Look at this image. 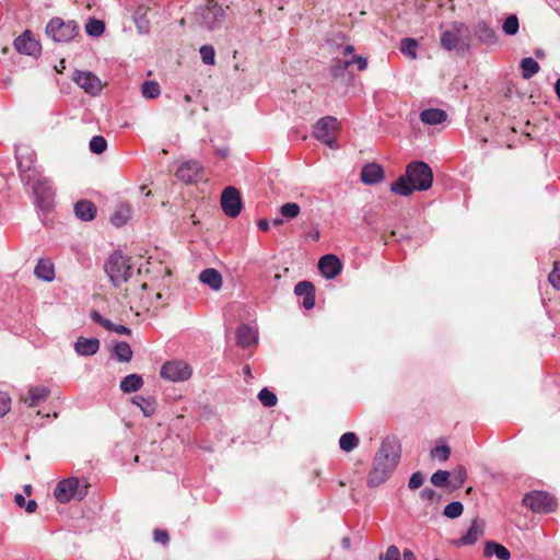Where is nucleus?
<instances>
[{"instance_id": "30", "label": "nucleus", "mask_w": 560, "mask_h": 560, "mask_svg": "<svg viewBox=\"0 0 560 560\" xmlns=\"http://www.w3.org/2000/svg\"><path fill=\"white\" fill-rule=\"evenodd\" d=\"M34 273L38 279L44 281H52L55 278V269L51 261L47 259H39L35 266Z\"/></svg>"}, {"instance_id": "47", "label": "nucleus", "mask_w": 560, "mask_h": 560, "mask_svg": "<svg viewBox=\"0 0 560 560\" xmlns=\"http://www.w3.org/2000/svg\"><path fill=\"white\" fill-rule=\"evenodd\" d=\"M199 52H200V56H201V59H202L203 63H206V65H213L214 63L215 51H214V48L212 46L203 45V46H201Z\"/></svg>"}, {"instance_id": "31", "label": "nucleus", "mask_w": 560, "mask_h": 560, "mask_svg": "<svg viewBox=\"0 0 560 560\" xmlns=\"http://www.w3.org/2000/svg\"><path fill=\"white\" fill-rule=\"evenodd\" d=\"M482 535V529L478 522L475 520L471 522L466 534L457 541V545L471 546L476 544L479 537Z\"/></svg>"}, {"instance_id": "11", "label": "nucleus", "mask_w": 560, "mask_h": 560, "mask_svg": "<svg viewBox=\"0 0 560 560\" xmlns=\"http://www.w3.org/2000/svg\"><path fill=\"white\" fill-rule=\"evenodd\" d=\"M160 375L172 382H183L191 376V369L184 361H168L162 365Z\"/></svg>"}, {"instance_id": "36", "label": "nucleus", "mask_w": 560, "mask_h": 560, "mask_svg": "<svg viewBox=\"0 0 560 560\" xmlns=\"http://www.w3.org/2000/svg\"><path fill=\"white\" fill-rule=\"evenodd\" d=\"M114 353L118 361L129 362L132 358V350L126 341H119L114 346Z\"/></svg>"}, {"instance_id": "28", "label": "nucleus", "mask_w": 560, "mask_h": 560, "mask_svg": "<svg viewBox=\"0 0 560 560\" xmlns=\"http://www.w3.org/2000/svg\"><path fill=\"white\" fill-rule=\"evenodd\" d=\"M475 34L477 38L487 45H493L497 43L498 37L493 28H491L487 23L479 22L476 25Z\"/></svg>"}, {"instance_id": "56", "label": "nucleus", "mask_w": 560, "mask_h": 560, "mask_svg": "<svg viewBox=\"0 0 560 560\" xmlns=\"http://www.w3.org/2000/svg\"><path fill=\"white\" fill-rule=\"evenodd\" d=\"M420 498L425 501H432L436 498V492L431 488H424L420 492Z\"/></svg>"}, {"instance_id": "40", "label": "nucleus", "mask_w": 560, "mask_h": 560, "mask_svg": "<svg viewBox=\"0 0 560 560\" xmlns=\"http://www.w3.org/2000/svg\"><path fill=\"white\" fill-rule=\"evenodd\" d=\"M518 27H520L518 19L515 14L509 15L504 20L503 25H502L503 32L509 36L515 35L518 32Z\"/></svg>"}, {"instance_id": "53", "label": "nucleus", "mask_w": 560, "mask_h": 560, "mask_svg": "<svg viewBox=\"0 0 560 560\" xmlns=\"http://www.w3.org/2000/svg\"><path fill=\"white\" fill-rule=\"evenodd\" d=\"M380 560H401L398 547L395 545L389 546L386 552L380 556Z\"/></svg>"}, {"instance_id": "44", "label": "nucleus", "mask_w": 560, "mask_h": 560, "mask_svg": "<svg viewBox=\"0 0 560 560\" xmlns=\"http://www.w3.org/2000/svg\"><path fill=\"white\" fill-rule=\"evenodd\" d=\"M258 399L265 407H273L277 405V396L268 388H262L258 394Z\"/></svg>"}, {"instance_id": "57", "label": "nucleus", "mask_w": 560, "mask_h": 560, "mask_svg": "<svg viewBox=\"0 0 560 560\" xmlns=\"http://www.w3.org/2000/svg\"><path fill=\"white\" fill-rule=\"evenodd\" d=\"M154 540L165 545L168 541V534L165 530H154Z\"/></svg>"}, {"instance_id": "15", "label": "nucleus", "mask_w": 560, "mask_h": 560, "mask_svg": "<svg viewBox=\"0 0 560 560\" xmlns=\"http://www.w3.org/2000/svg\"><path fill=\"white\" fill-rule=\"evenodd\" d=\"M72 79L80 88L91 95H96L102 90L101 80L90 71L75 70Z\"/></svg>"}, {"instance_id": "61", "label": "nucleus", "mask_w": 560, "mask_h": 560, "mask_svg": "<svg viewBox=\"0 0 560 560\" xmlns=\"http://www.w3.org/2000/svg\"><path fill=\"white\" fill-rule=\"evenodd\" d=\"M14 502L19 508H24L26 500L23 494L16 493L14 495Z\"/></svg>"}, {"instance_id": "35", "label": "nucleus", "mask_w": 560, "mask_h": 560, "mask_svg": "<svg viewBox=\"0 0 560 560\" xmlns=\"http://www.w3.org/2000/svg\"><path fill=\"white\" fill-rule=\"evenodd\" d=\"M522 75L524 79H530L539 72V63L532 57L523 58L521 61Z\"/></svg>"}, {"instance_id": "58", "label": "nucleus", "mask_w": 560, "mask_h": 560, "mask_svg": "<svg viewBox=\"0 0 560 560\" xmlns=\"http://www.w3.org/2000/svg\"><path fill=\"white\" fill-rule=\"evenodd\" d=\"M90 316L95 323L103 327L105 326V322L108 320L107 318H104L97 311H92Z\"/></svg>"}, {"instance_id": "34", "label": "nucleus", "mask_w": 560, "mask_h": 560, "mask_svg": "<svg viewBox=\"0 0 560 560\" xmlns=\"http://www.w3.org/2000/svg\"><path fill=\"white\" fill-rule=\"evenodd\" d=\"M350 67L349 59L332 58L329 66V72L335 79H343L347 74V69Z\"/></svg>"}, {"instance_id": "45", "label": "nucleus", "mask_w": 560, "mask_h": 560, "mask_svg": "<svg viewBox=\"0 0 560 560\" xmlns=\"http://www.w3.org/2000/svg\"><path fill=\"white\" fill-rule=\"evenodd\" d=\"M451 448L448 445L435 446L431 450L432 458L439 459L440 462H446L450 458Z\"/></svg>"}, {"instance_id": "21", "label": "nucleus", "mask_w": 560, "mask_h": 560, "mask_svg": "<svg viewBox=\"0 0 560 560\" xmlns=\"http://www.w3.org/2000/svg\"><path fill=\"white\" fill-rule=\"evenodd\" d=\"M100 349V340L97 338L79 337L74 342V350L81 357H90L95 354Z\"/></svg>"}, {"instance_id": "46", "label": "nucleus", "mask_w": 560, "mask_h": 560, "mask_svg": "<svg viewBox=\"0 0 560 560\" xmlns=\"http://www.w3.org/2000/svg\"><path fill=\"white\" fill-rule=\"evenodd\" d=\"M107 148V142L102 136H94L90 141V150L93 153H103Z\"/></svg>"}, {"instance_id": "49", "label": "nucleus", "mask_w": 560, "mask_h": 560, "mask_svg": "<svg viewBox=\"0 0 560 560\" xmlns=\"http://www.w3.org/2000/svg\"><path fill=\"white\" fill-rule=\"evenodd\" d=\"M451 477L454 481V487H460L467 478L466 469L463 466H458L451 472Z\"/></svg>"}, {"instance_id": "25", "label": "nucleus", "mask_w": 560, "mask_h": 560, "mask_svg": "<svg viewBox=\"0 0 560 560\" xmlns=\"http://www.w3.org/2000/svg\"><path fill=\"white\" fill-rule=\"evenodd\" d=\"M485 557H497L499 560H510L511 552L509 549L495 541H487L483 549Z\"/></svg>"}, {"instance_id": "26", "label": "nucleus", "mask_w": 560, "mask_h": 560, "mask_svg": "<svg viewBox=\"0 0 560 560\" xmlns=\"http://www.w3.org/2000/svg\"><path fill=\"white\" fill-rule=\"evenodd\" d=\"M131 211L129 203H119L110 217V222L117 228L125 225L131 218Z\"/></svg>"}, {"instance_id": "27", "label": "nucleus", "mask_w": 560, "mask_h": 560, "mask_svg": "<svg viewBox=\"0 0 560 560\" xmlns=\"http://www.w3.org/2000/svg\"><path fill=\"white\" fill-rule=\"evenodd\" d=\"M236 339L241 347L246 348L257 341V334L248 325H241L236 330Z\"/></svg>"}, {"instance_id": "12", "label": "nucleus", "mask_w": 560, "mask_h": 560, "mask_svg": "<svg viewBox=\"0 0 560 560\" xmlns=\"http://www.w3.org/2000/svg\"><path fill=\"white\" fill-rule=\"evenodd\" d=\"M221 207L223 212L230 217L235 218L240 214L242 209V200L238 190L235 187H226L221 196Z\"/></svg>"}, {"instance_id": "22", "label": "nucleus", "mask_w": 560, "mask_h": 560, "mask_svg": "<svg viewBox=\"0 0 560 560\" xmlns=\"http://www.w3.org/2000/svg\"><path fill=\"white\" fill-rule=\"evenodd\" d=\"M74 213L81 221H92L97 213V208L92 201L83 199L75 202Z\"/></svg>"}, {"instance_id": "10", "label": "nucleus", "mask_w": 560, "mask_h": 560, "mask_svg": "<svg viewBox=\"0 0 560 560\" xmlns=\"http://www.w3.org/2000/svg\"><path fill=\"white\" fill-rule=\"evenodd\" d=\"M28 186L33 189L37 206L42 209H48L54 198V189L50 180L39 173Z\"/></svg>"}, {"instance_id": "33", "label": "nucleus", "mask_w": 560, "mask_h": 560, "mask_svg": "<svg viewBox=\"0 0 560 560\" xmlns=\"http://www.w3.org/2000/svg\"><path fill=\"white\" fill-rule=\"evenodd\" d=\"M143 385V380L139 374H129L120 382V389L124 393H133L139 390Z\"/></svg>"}, {"instance_id": "41", "label": "nucleus", "mask_w": 560, "mask_h": 560, "mask_svg": "<svg viewBox=\"0 0 560 560\" xmlns=\"http://www.w3.org/2000/svg\"><path fill=\"white\" fill-rule=\"evenodd\" d=\"M417 40L413 38H404L400 43V50L410 58L417 57Z\"/></svg>"}, {"instance_id": "24", "label": "nucleus", "mask_w": 560, "mask_h": 560, "mask_svg": "<svg viewBox=\"0 0 560 560\" xmlns=\"http://www.w3.org/2000/svg\"><path fill=\"white\" fill-rule=\"evenodd\" d=\"M149 7L139 5L133 13V21L140 34H147L150 31V20L148 18Z\"/></svg>"}, {"instance_id": "38", "label": "nucleus", "mask_w": 560, "mask_h": 560, "mask_svg": "<svg viewBox=\"0 0 560 560\" xmlns=\"http://www.w3.org/2000/svg\"><path fill=\"white\" fill-rule=\"evenodd\" d=\"M85 31L90 36L97 37L104 33L105 24L103 21L89 19L88 23L85 24Z\"/></svg>"}, {"instance_id": "42", "label": "nucleus", "mask_w": 560, "mask_h": 560, "mask_svg": "<svg viewBox=\"0 0 560 560\" xmlns=\"http://www.w3.org/2000/svg\"><path fill=\"white\" fill-rule=\"evenodd\" d=\"M464 506L459 501H453L444 508V515L448 518H456L463 514Z\"/></svg>"}, {"instance_id": "13", "label": "nucleus", "mask_w": 560, "mask_h": 560, "mask_svg": "<svg viewBox=\"0 0 560 560\" xmlns=\"http://www.w3.org/2000/svg\"><path fill=\"white\" fill-rule=\"evenodd\" d=\"M338 120L332 116H325L320 118L314 126L313 136L323 141L328 147L332 148L335 140L329 137L331 131L337 128Z\"/></svg>"}, {"instance_id": "2", "label": "nucleus", "mask_w": 560, "mask_h": 560, "mask_svg": "<svg viewBox=\"0 0 560 560\" xmlns=\"http://www.w3.org/2000/svg\"><path fill=\"white\" fill-rule=\"evenodd\" d=\"M432 183L431 167L422 161H413L407 165L405 174L392 184L390 190L399 196L408 197L415 190L430 189Z\"/></svg>"}, {"instance_id": "20", "label": "nucleus", "mask_w": 560, "mask_h": 560, "mask_svg": "<svg viewBox=\"0 0 560 560\" xmlns=\"http://www.w3.org/2000/svg\"><path fill=\"white\" fill-rule=\"evenodd\" d=\"M294 293L298 296H303V306L305 310H311L315 305V288L310 281H300L294 287Z\"/></svg>"}, {"instance_id": "37", "label": "nucleus", "mask_w": 560, "mask_h": 560, "mask_svg": "<svg viewBox=\"0 0 560 560\" xmlns=\"http://www.w3.org/2000/svg\"><path fill=\"white\" fill-rule=\"evenodd\" d=\"M359 445V439L355 433H343L339 440V446L343 452H351Z\"/></svg>"}, {"instance_id": "64", "label": "nucleus", "mask_w": 560, "mask_h": 560, "mask_svg": "<svg viewBox=\"0 0 560 560\" xmlns=\"http://www.w3.org/2000/svg\"><path fill=\"white\" fill-rule=\"evenodd\" d=\"M555 91H556L558 98L560 100V78L557 80V82L555 84Z\"/></svg>"}, {"instance_id": "62", "label": "nucleus", "mask_w": 560, "mask_h": 560, "mask_svg": "<svg viewBox=\"0 0 560 560\" xmlns=\"http://www.w3.org/2000/svg\"><path fill=\"white\" fill-rule=\"evenodd\" d=\"M269 221L266 220V219H260L258 222H257V226L259 230L261 231H267L269 229Z\"/></svg>"}, {"instance_id": "23", "label": "nucleus", "mask_w": 560, "mask_h": 560, "mask_svg": "<svg viewBox=\"0 0 560 560\" xmlns=\"http://www.w3.org/2000/svg\"><path fill=\"white\" fill-rule=\"evenodd\" d=\"M199 280L214 291L220 290L222 287V276L214 268H207L202 270L199 275Z\"/></svg>"}, {"instance_id": "43", "label": "nucleus", "mask_w": 560, "mask_h": 560, "mask_svg": "<svg viewBox=\"0 0 560 560\" xmlns=\"http://www.w3.org/2000/svg\"><path fill=\"white\" fill-rule=\"evenodd\" d=\"M280 213L283 218L291 220L299 215L300 206L295 202H288L281 206Z\"/></svg>"}, {"instance_id": "16", "label": "nucleus", "mask_w": 560, "mask_h": 560, "mask_svg": "<svg viewBox=\"0 0 560 560\" xmlns=\"http://www.w3.org/2000/svg\"><path fill=\"white\" fill-rule=\"evenodd\" d=\"M13 44L20 54L37 56L40 52V45L35 38H33L30 31H25L18 36Z\"/></svg>"}, {"instance_id": "55", "label": "nucleus", "mask_w": 560, "mask_h": 560, "mask_svg": "<svg viewBox=\"0 0 560 560\" xmlns=\"http://www.w3.org/2000/svg\"><path fill=\"white\" fill-rule=\"evenodd\" d=\"M349 60L350 66L357 65L359 71H364L368 68V59L362 56L353 55Z\"/></svg>"}, {"instance_id": "63", "label": "nucleus", "mask_w": 560, "mask_h": 560, "mask_svg": "<svg viewBox=\"0 0 560 560\" xmlns=\"http://www.w3.org/2000/svg\"><path fill=\"white\" fill-rule=\"evenodd\" d=\"M404 560H417V557L410 549H405L404 550Z\"/></svg>"}, {"instance_id": "9", "label": "nucleus", "mask_w": 560, "mask_h": 560, "mask_svg": "<svg viewBox=\"0 0 560 560\" xmlns=\"http://www.w3.org/2000/svg\"><path fill=\"white\" fill-rule=\"evenodd\" d=\"M523 504L535 513H550L557 508V500L545 491H532L523 498Z\"/></svg>"}, {"instance_id": "19", "label": "nucleus", "mask_w": 560, "mask_h": 560, "mask_svg": "<svg viewBox=\"0 0 560 560\" xmlns=\"http://www.w3.org/2000/svg\"><path fill=\"white\" fill-rule=\"evenodd\" d=\"M361 180L366 185H375L383 180L384 170L377 163H368L362 167Z\"/></svg>"}, {"instance_id": "32", "label": "nucleus", "mask_w": 560, "mask_h": 560, "mask_svg": "<svg viewBox=\"0 0 560 560\" xmlns=\"http://www.w3.org/2000/svg\"><path fill=\"white\" fill-rule=\"evenodd\" d=\"M131 401L141 409L144 417H151L155 412L156 402L151 397L137 395L131 398Z\"/></svg>"}, {"instance_id": "8", "label": "nucleus", "mask_w": 560, "mask_h": 560, "mask_svg": "<svg viewBox=\"0 0 560 560\" xmlns=\"http://www.w3.org/2000/svg\"><path fill=\"white\" fill-rule=\"evenodd\" d=\"M86 494L88 483L81 485L77 477L59 481L54 490V495L60 503H67L72 499L82 500Z\"/></svg>"}, {"instance_id": "1", "label": "nucleus", "mask_w": 560, "mask_h": 560, "mask_svg": "<svg viewBox=\"0 0 560 560\" xmlns=\"http://www.w3.org/2000/svg\"><path fill=\"white\" fill-rule=\"evenodd\" d=\"M400 452V444L396 439L387 438L382 442L368 477L369 487H378L389 478L399 462Z\"/></svg>"}, {"instance_id": "6", "label": "nucleus", "mask_w": 560, "mask_h": 560, "mask_svg": "<svg viewBox=\"0 0 560 560\" xmlns=\"http://www.w3.org/2000/svg\"><path fill=\"white\" fill-rule=\"evenodd\" d=\"M469 32L465 24L455 23L450 30L441 34V46L448 50L465 52L468 49Z\"/></svg>"}, {"instance_id": "51", "label": "nucleus", "mask_w": 560, "mask_h": 560, "mask_svg": "<svg viewBox=\"0 0 560 560\" xmlns=\"http://www.w3.org/2000/svg\"><path fill=\"white\" fill-rule=\"evenodd\" d=\"M548 279L555 289L560 290V261L555 262L553 269L549 273Z\"/></svg>"}, {"instance_id": "3", "label": "nucleus", "mask_w": 560, "mask_h": 560, "mask_svg": "<svg viewBox=\"0 0 560 560\" xmlns=\"http://www.w3.org/2000/svg\"><path fill=\"white\" fill-rule=\"evenodd\" d=\"M104 269L110 282L115 287H119L127 282L132 273L129 259L124 257L120 252H115L108 257Z\"/></svg>"}, {"instance_id": "14", "label": "nucleus", "mask_w": 560, "mask_h": 560, "mask_svg": "<svg viewBox=\"0 0 560 560\" xmlns=\"http://www.w3.org/2000/svg\"><path fill=\"white\" fill-rule=\"evenodd\" d=\"M176 177L186 184L197 183L203 178L202 166L197 161H186L178 166Z\"/></svg>"}, {"instance_id": "29", "label": "nucleus", "mask_w": 560, "mask_h": 560, "mask_svg": "<svg viewBox=\"0 0 560 560\" xmlns=\"http://www.w3.org/2000/svg\"><path fill=\"white\" fill-rule=\"evenodd\" d=\"M446 113L440 108H429L420 113V119L425 125H439L446 120Z\"/></svg>"}, {"instance_id": "48", "label": "nucleus", "mask_w": 560, "mask_h": 560, "mask_svg": "<svg viewBox=\"0 0 560 560\" xmlns=\"http://www.w3.org/2000/svg\"><path fill=\"white\" fill-rule=\"evenodd\" d=\"M451 477L446 470H438L431 476V482L436 487H444Z\"/></svg>"}, {"instance_id": "50", "label": "nucleus", "mask_w": 560, "mask_h": 560, "mask_svg": "<svg viewBox=\"0 0 560 560\" xmlns=\"http://www.w3.org/2000/svg\"><path fill=\"white\" fill-rule=\"evenodd\" d=\"M104 328L109 331H114L118 335L129 336L131 334V330L128 327L120 325V324H114L109 319L107 322H105Z\"/></svg>"}, {"instance_id": "54", "label": "nucleus", "mask_w": 560, "mask_h": 560, "mask_svg": "<svg viewBox=\"0 0 560 560\" xmlns=\"http://www.w3.org/2000/svg\"><path fill=\"white\" fill-rule=\"evenodd\" d=\"M423 481H424V476L422 472L420 471H416L411 475V477L409 478V481H408V487L411 489V490H416V489H419L422 485H423Z\"/></svg>"}, {"instance_id": "52", "label": "nucleus", "mask_w": 560, "mask_h": 560, "mask_svg": "<svg viewBox=\"0 0 560 560\" xmlns=\"http://www.w3.org/2000/svg\"><path fill=\"white\" fill-rule=\"evenodd\" d=\"M11 408V398L8 393L0 390V417H4Z\"/></svg>"}, {"instance_id": "7", "label": "nucleus", "mask_w": 560, "mask_h": 560, "mask_svg": "<svg viewBox=\"0 0 560 560\" xmlns=\"http://www.w3.org/2000/svg\"><path fill=\"white\" fill-rule=\"evenodd\" d=\"M15 158L22 182L30 185L40 173L35 166V152L30 147L21 144L15 148Z\"/></svg>"}, {"instance_id": "18", "label": "nucleus", "mask_w": 560, "mask_h": 560, "mask_svg": "<svg viewBox=\"0 0 560 560\" xmlns=\"http://www.w3.org/2000/svg\"><path fill=\"white\" fill-rule=\"evenodd\" d=\"M50 390L46 386H31L27 394L22 397L24 404L28 407L40 406L49 396Z\"/></svg>"}, {"instance_id": "59", "label": "nucleus", "mask_w": 560, "mask_h": 560, "mask_svg": "<svg viewBox=\"0 0 560 560\" xmlns=\"http://www.w3.org/2000/svg\"><path fill=\"white\" fill-rule=\"evenodd\" d=\"M24 508L27 513H33L37 509V503L35 500H28L27 502H25Z\"/></svg>"}, {"instance_id": "60", "label": "nucleus", "mask_w": 560, "mask_h": 560, "mask_svg": "<svg viewBox=\"0 0 560 560\" xmlns=\"http://www.w3.org/2000/svg\"><path fill=\"white\" fill-rule=\"evenodd\" d=\"M353 52H354V46L353 45H346L343 46L342 50H341V54L347 58L349 59L348 57H352L353 56Z\"/></svg>"}, {"instance_id": "5", "label": "nucleus", "mask_w": 560, "mask_h": 560, "mask_svg": "<svg viewBox=\"0 0 560 560\" xmlns=\"http://www.w3.org/2000/svg\"><path fill=\"white\" fill-rule=\"evenodd\" d=\"M198 22L208 31L220 28L226 18L225 10L214 0H207L198 11Z\"/></svg>"}, {"instance_id": "39", "label": "nucleus", "mask_w": 560, "mask_h": 560, "mask_svg": "<svg viewBox=\"0 0 560 560\" xmlns=\"http://www.w3.org/2000/svg\"><path fill=\"white\" fill-rule=\"evenodd\" d=\"M141 92H142L143 97L151 100V98H156L160 95L161 90H160V85L158 82L145 81V82H143V84L141 86Z\"/></svg>"}, {"instance_id": "4", "label": "nucleus", "mask_w": 560, "mask_h": 560, "mask_svg": "<svg viewBox=\"0 0 560 560\" xmlns=\"http://www.w3.org/2000/svg\"><path fill=\"white\" fill-rule=\"evenodd\" d=\"M79 25L73 20L65 21L52 18L46 25L45 33L56 43H69L79 34Z\"/></svg>"}, {"instance_id": "17", "label": "nucleus", "mask_w": 560, "mask_h": 560, "mask_svg": "<svg viewBox=\"0 0 560 560\" xmlns=\"http://www.w3.org/2000/svg\"><path fill=\"white\" fill-rule=\"evenodd\" d=\"M318 269L326 279H334L341 272L342 265L337 256L328 254L319 259Z\"/></svg>"}]
</instances>
